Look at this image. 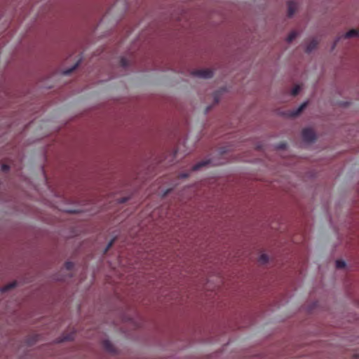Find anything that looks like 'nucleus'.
<instances>
[{"instance_id": "obj_3", "label": "nucleus", "mask_w": 359, "mask_h": 359, "mask_svg": "<svg viewBox=\"0 0 359 359\" xmlns=\"http://www.w3.org/2000/svg\"><path fill=\"white\" fill-rule=\"evenodd\" d=\"M297 8V2L292 0L287 2V15L292 17Z\"/></svg>"}, {"instance_id": "obj_8", "label": "nucleus", "mask_w": 359, "mask_h": 359, "mask_svg": "<svg viewBox=\"0 0 359 359\" xmlns=\"http://www.w3.org/2000/svg\"><path fill=\"white\" fill-rule=\"evenodd\" d=\"M209 163V161H201V162H199L197 164L194 165L192 168V170H199L201 168L206 165L207 164Z\"/></svg>"}, {"instance_id": "obj_19", "label": "nucleus", "mask_w": 359, "mask_h": 359, "mask_svg": "<svg viewBox=\"0 0 359 359\" xmlns=\"http://www.w3.org/2000/svg\"><path fill=\"white\" fill-rule=\"evenodd\" d=\"M1 170L4 172H7V171L9 170V166L8 165H6V164H3L1 165Z\"/></svg>"}, {"instance_id": "obj_24", "label": "nucleus", "mask_w": 359, "mask_h": 359, "mask_svg": "<svg viewBox=\"0 0 359 359\" xmlns=\"http://www.w3.org/2000/svg\"><path fill=\"white\" fill-rule=\"evenodd\" d=\"M125 201H126V199H125V198H123V199L121 200V202L123 203V202H125Z\"/></svg>"}, {"instance_id": "obj_21", "label": "nucleus", "mask_w": 359, "mask_h": 359, "mask_svg": "<svg viewBox=\"0 0 359 359\" xmlns=\"http://www.w3.org/2000/svg\"><path fill=\"white\" fill-rule=\"evenodd\" d=\"M278 147L279 149H285L286 147V144L285 143H281L280 144H279V146Z\"/></svg>"}, {"instance_id": "obj_9", "label": "nucleus", "mask_w": 359, "mask_h": 359, "mask_svg": "<svg viewBox=\"0 0 359 359\" xmlns=\"http://www.w3.org/2000/svg\"><path fill=\"white\" fill-rule=\"evenodd\" d=\"M297 36V33L295 31L292 32L290 33L287 38V41L290 43L292 42L296 37Z\"/></svg>"}, {"instance_id": "obj_10", "label": "nucleus", "mask_w": 359, "mask_h": 359, "mask_svg": "<svg viewBox=\"0 0 359 359\" xmlns=\"http://www.w3.org/2000/svg\"><path fill=\"white\" fill-rule=\"evenodd\" d=\"M15 286H16V283L15 282H13V283H11L10 284H8L7 285L4 286L2 288V292L8 291V290L15 287Z\"/></svg>"}, {"instance_id": "obj_22", "label": "nucleus", "mask_w": 359, "mask_h": 359, "mask_svg": "<svg viewBox=\"0 0 359 359\" xmlns=\"http://www.w3.org/2000/svg\"><path fill=\"white\" fill-rule=\"evenodd\" d=\"M214 98H215V102H218V98H217V94L215 95Z\"/></svg>"}, {"instance_id": "obj_18", "label": "nucleus", "mask_w": 359, "mask_h": 359, "mask_svg": "<svg viewBox=\"0 0 359 359\" xmlns=\"http://www.w3.org/2000/svg\"><path fill=\"white\" fill-rule=\"evenodd\" d=\"M121 65L123 67H126L128 66V62L126 58L122 57L120 61Z\"/></svg>"}, {"instance_id": "obj_23", "label": "nucleus", "mask_w": 359, "mask_h": 359, "mask_svg": "<svg viewBox=\"0 0 359 359\" xmlns=\"http://www.w3.org/2000/svg\"><path fill=\"white\" fill-rule=\"evenodd\" d=\"M338 41H339V39H337V40L334 42V45H333V46H332V49H334V47L336 46V45H337V42H338Z\"/></svg>"}, {"instance_id": "obj_1", "label": "nucleus", "mask_w": 359, "mask_h": 359, "mask_svg": "<svg viewBox=\"0 0 359 359\" xmlns=\"http://www.w3.org/2000/svg\"><path fill=\"white\" fill-rule=\"evenodd\" d=\"M302 139L304 142H312L316 140V134L312 129L304 128L302 133Z\"/></svg>"}, {"instance_id": "obj_7", "label": "nucleus", "mask_w": 359, "mask_h": 359, "mask_svg": "<svg viewBox=\"0 0 359 359\" xmlns=\"http://www.w3.org/2000/svg\"><path fill=\"white\" fill-rule=\"evenodd\" d=\"M358 31L357 29H351L348 32H347L344 35V39H349V38H352V37H355V36H358Z\"/></svg>"}, {"instance_id": "obj_12", "label": "nucleus", "mask_w": 359, "mask_h": 359, "mask_svg": "<svg viewBox=\"0 0 359 359\" xmlns=\"http://www.w3.org/2000/svg\"><path fill=\"white\" fill-rule=\"evenodd\" d=\"M78 66H79V62H76L72 68L64 71V74L67 75V74H71L74 69H76L77 68Z\"/></svg>"}, {"instance_id": "obj_2", "label": "nucleus", "mask_w": 359, "mask_h": 359, "mask_svg": "<svg viewBox=\"0 0 359 359\" xmlns=\"http://www.w3.org/2000/svg\"><path fill=\"white\" fill-rule=\"evenodd\" d=\"M192 74L198 77L209 79L213 76V72L209 69H198L194 71Z\"/></svg>"}, {"instance_id": "obj_14", "label": "nucleus", "mask_w": 359, "mask_h": 359, "mask_svg": "<svg viewBox=\"0 0 359 359\" xmlns=\"http://www.w3.org/2000/svg\"><path fill=\"white\" fill-rule=\"evenodd\" d=\"M74 339V333H71L67 336H65L59 341H71Z\"/></svg>"}, {"instance_id": "obj_6", "label": "nucleus", "mask_w": 359, "mask_h": 359, "mask_svg": "<svg viewBox=\"0 0 359 359\" xmlns=\"http://www.w3.org/2000/svg\"><path fill=\"white\" fill-rule=\"evenodd\" d=\"M306 105H307L306 102L302 104L296 110L292 111L290 115L291 116H298L305 109Z\"/></svg>"}, {"instance_id": "obj_16", "label": "nucleus", "mask_w": 359, "mask_h": 359, "mask_svg": "<svg viewBox=\"0 0 359 359\" xmlns=\"http://www.w3.org/2000/svg\"><path fill=\"white\" fill-rule=\"evenodd\" d=\"M114 241H115V238H113V239H111V240L109 242V243L107 244V247H106V248H105V250H104V253H106V252H107V251H108V250L111 248V246H112V245H114Z\"/></svg>"}, {"instance_id": "obj_13", "label": "nucleus", "mask_w": 359, "mask_h": 359, "mask_svg": "<svg viewBox=\"0 0 359 359\" xmlns=\"http://www.w3.org/2000/svg\"><path fill=\"white\" fill-rule=\"evenodd\" d=\"M346 266V262L343 260H337L336 261V267L337 269H342Z\"/></svg>"}, {"instance_id": "obj_5", "label": "nucleus", "mask_w": 359, "mask_h": 359, "mask_svg": "<svg viewBox=\"0 0 359 359\" xmlns=\"http://www.w3.org/2000/svg\"><path fill=\"white\" fill-rule=\"evenodd\" d=\"M318 43V42L316 39L311 40L306 46V53H311L313 50H314L317 47Z\"/></svg>"}, {"instance_id": "obj_4", "label": "nucleus", "mask_w": 359, "mask_h": 359, "mask_svg": "<svg viewBox=\"0 0 359 359\" xmlns=\"http://www.w3.org/2000/svg\"><path fill=\"white\" fill-rule=\"evenodd\" d=\"M102 346L108 352L114 353L115 352V348L114 345L111 343L109 340H104L102 341Z\"/></svg>"}, {"instance_id": "obj_11", "label": "nucleus", "mask_w": 359, "mask_h": 359, "mask_svg": "<svg viewBox=\"0 0 359 359\" xmlns=\"http://www.w3.org/2000/svg\"><path fill=\"white\" fill-rule=\"evenodd\" d=\"M301 90V87L298 85H296L291 91V95L293 96H296L299 94V91Z\"/></svg>"}, {"instance_id": "obj_17", "label": "nucleus", "mask_w": 359, "mask_h": 359, "mask_svg": "<svg viewBox=\"0 0 359 359\" xmlns=\"http://www.w3.org/2000/svg\"><path fill=\"white\" fill-rule=\"evenodd\" d=\"M65 266L66 269L70 271V270H72L73 269L74 264L72 262H67L65 264Z\"/></svg>"}, {"instance_id": "obj_15", "label": "nucleus", "mask_w": 359, "mask_h": 359, "mask_svg": "<svg viewBox=\"0 0 359 359\" xmlns=\"http://www.w3.org/2000/svg\"><path fill=\"white\" fill-rule=\"evenodd\" d=\"M268 256L266 254H262L259 256V260L260 262L265 264L268 262Z\"/></svg>"}, {"instance_id": "obj_20", "label": "nucleus", "mask_w": 359, "mask_h": 359, "mask_svg": "<svg viewBox=\"0 0 359 359\" xmlns=\"http://www.w3.org/2000/svg\"><path fill=\"white\" fill-rule=\"evenodd\" d=\"M189 176L188 173H181L180 175V177L181 178H187Z\"/></svg>"}]
</instances>
